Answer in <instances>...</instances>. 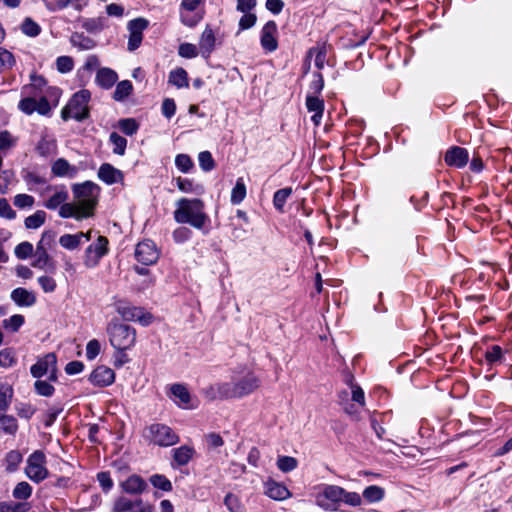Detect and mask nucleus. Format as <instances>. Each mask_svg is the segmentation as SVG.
Here are the masks:
<instances>
[{
    "label": "nucleus",
    "mask_w": 512,
    "mask_h": 512,
    "mask_svg": "<svg viewBox=\"0 0 512 512\" xmlns=\"http://www.w3.org/2000/svg\"><path fill=\"white\" fill-rule=\"evenodd\" d=\"M176 182L179 190L183 193H194L200 195L204 192L203 186L194 184L192 180L179 177L176 179Z\"/></svg>",
    "instance_id": "4c0bfd02"
},
{
    "label": "nucleus",
    "mask_w": 512,
    "mask_h": 512,
    "mask_svg": "<svg viewBox=\"0 0 512 512\" xmlns=\"http://www.w3.org/2000/svg\"><path fill=\"white\" fill-rule=\"evenodd\" d=\"M176 167L183 173H187L193 167V162L187 154H178L175 158Z\"/></svg>",
    "instance_id": "680f3d73"
},
{
    "label": "nucleus",
    "mask_w": 512,
    "mask_h": 512,
    "mask_svg": "<svg viewBox=\"0 0 512 512\" xmlns=\"http://www.w3.org/2000/svg\"><path fill=\"white\" fill-rule=\"evenodd\" d=\"M18 137L7 130L0 131V151L6 152L17 145Z\"/></svg>",
    "instance_id": "79ce46f5"
},
{
    "label": "nucleus",
    "mask_w": 512,
    "mask_h": 512,
    "mask_svg": "<svg viewBox=\"0 0 512 512\" xmlns=\"http://www.w3.org/2000/svg\"><path fill=\"white\" fill-rule=\"evenodd\" d=\"M18 108L27 115L38 112L40 115L45 116L48 115L51 110L50 104L45 97H41L39 100L33 97L23 98L19 102Z\"/></svg>",
    "instance_id": "4468645a"
},
{
    "label": "nucleus",
    "mask_w": 512,
    "mask_h": 512,
    "mask_svg": "<svg viewBox=\"0 0 512 512\" xmlns=\"http://www.w3.org/2000/svg\"><path fill=\"white\" fill-rule=\"evenodd\" d=\"M53 238L54 234L50 231L44 232L42 234V237L37 245V259L33 263L34 267L43 269L47 265L49 261V255L46 251L45 245H49L53 241Z\"/></svg>",
    "instance_id": "4be33fe9"
},
{
    "label": "nucleus",
    "mask_w": 512,
    "mask_h": 512,
    "mask_svg": "<svg viewBox=\"0 0 512 512\" xmlns=\"http://www.w3.org/2000/svg\"><path fill=\"white\" fill-rule=\"evenodd\" d=\"M23 460L22 454L18 450H11L5 456L6 471L15 472Z\"/></svg>",
    "instance_id": "e433bc0d"
},
{
    "label": "nucleus",
    "mask_w": 512,
    "mask_h": 512,
    "mask_svg": "<svg viewBox=\"0 0 512 512\" xmlns=\"http://www.w3.org/2000/svg\"><path fill=\"white\" fill-rule=\"evenodd\" d=\"M24 317L20 314L12 315L3 320V327L12 332H16L24 324Z\"/></svg>",
    "instance_id": "5fc2aeb1"
},
{
    "label": "nucleus",
    "mask_w": 512,
    "mask_h": 512,
    "mask_svg": "<svg viewBox=\"0 0 512 512\" xmlns=\"http://www.w3.org/2000/svg\"><path fill=\"white\" fill-rule=\"evenodd\" d=\"M145 438L154 445L168 447L178 443L179 436L167 425L155 423L145 432Z\"/></svg>",
    "instance_id": "423d86ee"
},
{
    "label": "nucleus",
    "mask_w": 512,
    "mask_h": 512,
    "mask_svg": "<svg viewBox=\"0 0 512 512\" xmlns=\"http://www.w3.org/2000/svg\"><path fill=\"white\" fill-rule=\"evenodd\" d=\"M198 161L201 169L206 172L211 171L215 166V162L209 151L200 152L198 155Z\"/></svg>",
    "instance_id": "13d9d810"
},
{
    "label": "nucleus",
    "mask_w": 512,
    "mask_h": 512,
    "mask_svg": "<svg viewBox=\"0 0 512 512\" xmlns=\"http://www.w3.org/2000/svg\"><path fill=\"white\" fill-rule=\"evenodd\" d=\"M14 252L18 259H27L33 253V245L30 242H22L15 247Z\"/></svg>",
    "instance_id": "774afa93"
},
{
    "label": "nucleus",
    "mask_w": 512,
    "mask_h": 512,
    "mask_svg": "<svg viewBox=\"0 0 512 512\" xmlns=\"http://www.w3.org/2000/svg\"><path fill=\"white\" fill-rule=\"evenodd\" d=\"M112 512H154V507L140 498L131 500L120 496L113 502Z\"/></svg>",
    "instance_id": "9b49d317"
},
{
    "label": "nucleus",
    "mask_w": 512,
    "mask_h": 512,
    "mask_svg": "<svg viewBox=\"0 0 512 512\" xmlns=\"http://www.w3.org/2000/svg\"><path fill=\"white\" fill-rule=\"evenodd\" d=\"M73 67L74 61L70 56H60L56 59V68L60 73H68Z\"/></svg>",
    "instance_id": "0e129e2a"
},
{
    "label": "nucleus",
    "mask_w": 512,
    "mask_h": 512,
    "mask_svg": "<svg viewBox=\"0 0 512 512\" xmlns=\"http://www.w3.org/2000/svg\"><path fill=\"white\" fill-rule=\"evenodd\" d=\"M14 390L11 385L7 383L0 384V413H5L12 402Z\"/></svg>",
    "instance_id": "473e14b6"
},
{
    "label": "nucleus",
    "mask_w": 512,
    "mask_h": 512,
    "mask_svg": "<svg viewBox=\"0 0 512 512\" xmlns=\"http://www.w3.org/2000/svg\"><path fill=\"white\" fill-rule=\"evenodd\" d=\"M148 20L145 18H136L128 22L127 29L129 31L128 50H136L142 43L143 31L148 27Z\"/></svg>",
    "instance_id": "f8f14e48"
},
{
    "label": "nucleus",
    "mask_w": 512,
    "mask_h": 512,
    "mask_svg": "<svg viewBox=\"0 0 512 512\" xmlns=\"http://www.w3.org/2000/svg\"><path fill=\"white\" fill-rule=\"evenodd\" d=\"M106 333L115 351H129L136 344V329L118 320H112L107 324Z\"/></svg>",
    "instance_id": "20e7f679"
},
{
    "label": "nucleus",
    "mask_w": 512,
    "mask_h": 512,
    "mask_svg": "<svg viewBox=\"0 0 512 512\" xmlns=\"http://www.w3.org/2000/svg\"><path fill=\"white\" fill-rule=\"evenodd\" d=\"M32 486L26 482H19L13 489L12 495L18 500H27L32 495Z\"/></svg>",
    "instance_id": "37998d69"
},
{
    "label": "nucleus",
    "mask_w": 512,
    "mask_h": 512,
    "mask_svg": "<svg viewBox=\"0 0 512 512\" xmlns=\"http://www.w3.org/2000/svg\"><path fill=\"white\" fill-rule=\"evenodd\" d=\"M118 314L127 321H140L144 324H148V321L143 320V312L137 307L119 303L116 308Z\"/></svg>",
    "instance_id": "c85d7f7f"
},
{
    "label": "nucleus",
    "mask_w": 512,
    "mask_h": 512,
    "mask_svg": "<svg viewBox=\"0 0 512 512\" xmlns=\"http://www.w3.org/2000/svg\"><path fill=\"white\" fill-rule=\"evenodd\" d=\"M16 363L15 353L12 349L6 348L0 351V366L8 368Z\"/></svg>",
    "instance_id": "338daca9"
},
{
    "label": "nucleus",
    "mask_w": 512,
    "mask_h": 512,
    "mask_svg": "<svg viewBox=\"0 0 512 512\" xmlns=\"http://www.w3.org/2000/svg\"><path fill=\"white\" fill-rule=\"evenodd\" d=\"M15 64V59L13 54L0 47V71L10 69Z\"/></svg>",
    "instance_id": "052dcab7"
},
{
    "label": "nucleus",
    "mask_w": 512,
    "mask_h": 512,
    "mask_svg": "<svg viewBox=\"0 0 512 512\" xmlns=\"http://www.w3.org/2000/svg\"><path fill=\"white\" fill-rule=\"evenodd\" d=\"M259 379L254 374H247L236 382H222L212 385L208 393L212 399L241 398L256 390Z\"/></svg>",
    "instance_id": "7ed1b4c3"
},
{
    "label": "nucleus",
    "mask_w": 512,
    "mask_h": 512,
    "mask_svg": "<svg viewBox=\"0 0 512 512\" xmlns=\"http://www.w3.org/2000/svg\"><path fill=\"white\" fill-rule=\"evenodd\" d=\"M503 359L502 348L498 345L491 346L485 353V360L488 364H495L501 362Z\"/></svg>",
    "instance_id": "4d7b16f0"
},
{
    "label": "nucleus",
    "mask_w": 512,
    "mask_h": 512,
    "mask_svg": "<svg viewBox=\"0 0 512 512\" xmlns=\"http://www.w3.org/2000/svg\"><path fill=\"white\" fill-rule=\"evenodd\" d=\"M118 80L117 73L111 68H100L96 73L95 81L103 89H110Z\"/></svg>",
    "instance_id": "bb28decb"
},
{
    "label": "nucleus",
    "mask_w": 512,
    "mask_h": 512,
    "mask_svg": "<svg viewBox=\"0 0 512 512\" xmlns=\"http://www.w3.org/2000/svg\"><path fill=\"white\" fill-rule=\"evenodd\" d=\"M306 107L309 112L314 113L311 120L318 126L321 123L324 112V101L316 95H308L306 97Z\"/></svg>",
    "instance_id": "393cba45"
},
{
    "label": "nucleus",
    "mask_w": 512,
    "mask_h": 512,
    "mask_svg": "<svg viewBox=\"0 0 512 512\" xmlns=\"http://www.w3.org/2000/svg\"><path fill=\"white\" fill-rule=\"evenodd\" d=\"M195 450L188 445L180 446L173 450V459L179 466H184L193 458Z\"/></svg>",
    "instance_id": "2f4dec72"
},
{
    "label": "nucleus",
    "mask_w": 512,
    "mask_h": 512,
    "mask_svg": "<svg viewBox=\"0 0 512 512\" xmlns=\"http://www.w3.org/2000/svg\"><path fill=\"white\" fill-rule=\"evenodd\" d=\"M313 55H315V66L319 70L323 69L325 66L326 57H327L326 46L323 44V45H319V46L310 48L307 53V58H310Z\"/></svg>",
    "instance_id": "c9c22d12"
},
{
    "label": "nucleus",
    "mask_w": 512,
    "mask_h": 512,
    "mask_svg": "<svg viewBox=\"0 0 512 512\" xmlns=\"http://www.w3.org/2000/svg\"><path fill=\"white\" fill-rule=\"evenodd\" d=\"M263 487L264 494L275 501H284L292 496L290 490L283 483L272 478L267 479L263 483Z\"/></svg>",
    "instance_id": "dca6fc26"
},
{
    "label": "nucleus",
    "mask_w": 512,
    "mask_h": 512,
    "mask_svg": "<svg viewBox=\"0 0 512 512\" xmlns=\"http://www.w3.org/2000/svg\"><path fill=\"white\" fill-rule=\"evenodd\" d=\"M216 37L211 26L206 25L204 31L202 32L199 42L198 48L200 50V54L204 58H208L215 48Z\"/></svg>",
    "instance_id": "b1692460"
},
{
    "label": "nucleus",
    "mask_w": 512,
    "mask_h": 512,
    "mask_svg": "<svg viewBox=\"0 0 512 512\" xmlns=\"http://www.w3.org/2000/svg\"><path fill=\"white\" fill-rule=\"evenodd\" d=\"M51 170L57 177L74 178L78 173V169L75 166L70 165L64 158L57 159L52 164Z\"/></svg>",
    "instance_id": "cd10ccee"
},
{
    "label": "nucleus",
    "mask_w": 512,
    "mask_h": 512,
    "mask_svg": "<svg viewBox=\"0 0 512 512\" xmlns=\"http://www.w3.org/2000/svg\"><path fill=\"white\" fill-rule=\"evenodd\" d=\"M54 193L44 202V206L49 210H55L61 208L64 204H67L68 192L64 188H53Z\"/></svg>",
    "instance_id": "c756f323"
},
{
    "label": "nucleus",
    "mask_w": 512,
    "mask_h": 512,
    "mask_svg": "<svg viewBox=\"0 0 512 512\" xmlns=\"http://www.w3.org/2000/svg\"><path fill=\"white\" fill-rule=\"evenodd\" d=\"M98 178L107 185L123 182L124 175L121 170L109 163H103L97 172Z\"/></svg>",
    "instance_id": "aec40b11"
},
{
    "label": "nucleus",
    "mask_w": 512,
    "mask_h": 512,
    "mask_svg": "<svg viewBox=\"0 0 512 512\" xmlns=\"http://www.w3.org/2000/svg\"><path fill=\"white\" fill-rule=\"evenodd\" d=\"M342 487L323 485L315 496L317 506L328 512H336L341 503Z\"/></svg>",
    "instance_id": "0eeeda50"
},
{
    "label": "nucleus",
    "mask_w": 512,
    "mask_h": 512,
    "mask_svg": "<svg viewBox=\"0 0 512 512\" xmlns=\"http://www.w3.org/2000/svg\"><path fill=\"white\" fill-rule=\"evenodd\" d=\"M298 465L297 460L294 457L290 456H280L277 459V467L282 472H290L294 470Z\"/></svg>",
    "instance_id": "864d4df0"
},
{
    "label": "nucleus",
    "mask_w": 512,
    "mask_h": 512,
    "mask_svg": "<svg viewBox=\"0 0 512 512\" xmlns=\"http://www.w3.org/2000/svg\"><path fill=\"white\" fill-rule=\"evenodd\" d=\"M25 474L35 483H40L48 477L49 472L46 468V456L42 451H34L27 458Z\"/></svg>",
    "instance_id": "6e6552de"
},
{
    "label": "nucleus",
    "mask_w": 512,
    "mask_h": 512,
    "mask_svg": "<svg viewBox=\"0 0 512 512\" xmlns=\"http://www.w3.org/2000/svg\"><path fill=\"white\" fill-rule=\"evenodd\" d=\"M168 82L178 89L188 88L189 81L186 70L181 67L171 70L169 73Z\"/></svg>",
    "instance_id": "7c9ffc66"
},
{
    "label": "nucleus",
    "mask_w": 512,
    "mask_h": 512,
    "mask_svg": "<svg viewBox=\"0 0 512 512\" xmlns=\"http://www.w3.org/2000/svg\"><path fill=\"white\" fill-rule=\"evenodd\" d=\"M34 388L38 395L44 397L52 396L55 391L54 387L44 380H37L34 384Z\"/></svg>",
    "instance_id": "e2e57ef3"
},
{
    "label": "nucleus",
    "mask_w": 512,
    "mask_h": 512,
    "mask_svg": "<svg viewBox=\"0 0 512 512\" xmlns=\"http://www.w3.org/2000/svg\"><path fill=\"white\" fill-rule=\"evenodd\" d=\"M109 241L105 236L99 235L95 242L91 243L84 252L83 263L87 268H95L100 260L108 254Z\"/></svg>",
    "instance_id": "1a4fd4ad"
},
{
    "label": "nucleus",
    "mask_w": 512,
    "mask_h": 512,
    "mask_svg": "<svg viewBox=\"0 0 512 512\" xmlns=\"http://www.w3.org/2000/svg\"><path fill=\"white\" fill-rule=\"evenodd\" d=\"M135 257L138 262L144 265L154 264L159 257L155 243L151 240L138 243L135 249Z\"/></svg>",
    "instance_id": "ddd939ff"
},
{
    "label": "nucleus",
    "mask_w": 512,
    "mask_h": 512,
    "mask_svg": "<svg viewBox=\"0 0 512 512\" xmlns=\"http://www.w3.org/2000/svg\"><path fill=\"white\" fill-rule=\"evenodd\" d=\"M72 193L74 202L64 204L60 208L59 216L76 220L93 216L100 195V187L92 181H85L73 184Z\"/></svg>",
    "instance_id": "f257e3e1"
},
{
    "label": "nucleus",
    "mask_w": 512,
    "mask_h": 512,
    "mask_svg": "<svg viewBox=\"0 0 512 512\" xmlns=\"http://www.w3.org/2000/svg\"><path fill=\"white\" fill-rule=\"evenodd\" d=\"M12 301L18 306L31 307L36 303V296L25 288H16L10 295Z\"/></svg>",
    "instance_id": "a878e982"
},
{
    "label": "nucleus",
    "mask_w": 512,
    "mask_h": 512,
    "mask_svg": "<svg viewBox=\"0 0 512 512\" xmlns=\"http://www.w3.org/2000/svg\"><path fill=\"white\" fill-rule=\"evenodd\" d=\"M346 505L357 507L362 504V498L357 492H348L342 488L341 503Z\"/></svg>",
    "instance_id": "6e6d98bb"
},
{
    "label": "nucleus",
    "mask_w": 512,
    "mask_h": 512,
    "mask_svg": "<svg viewBox=\"0 0 512 512\" xmlns=\"http://www.w3.org/2000/svg\"><path fill=\"white\" fill-rule=\"evenodd\" d=\"M21 31L29 37H36L40 34L41 28L35 21L28 17L23 21Z\"/></svg>",
    "instance_id": "3c124183"
},
{
    "label": "nucleus",
    "mask_w": 512,
    "mask_h": 512,
    "mask_svg": "<svg viewBox=\"0 0 512 512\" xmlns=\"http://www.w3.org/2000/svg\"><path fill=\"white\" fill-rule=\"evenodd\" d=\"M150 482L155 488L161 489L163 491L169 492L172 490V483L164 475H160V474L152 475L150 477Z\"/></svg>",
    "instance_id": "603ef678"
},
{
    "label": "nucleus",
    "mask_w": 512,
    "mask_h": 512,
    "mask_svg": "<svg viewBox=\"0 0 512 512\" xmlns=\"http://www.w3.org/2000/svg\"><path fill=\"white\" fill-rule=\"evenodd\" d=\"M278 28L274 21H268L261 30L260 43L266 52H274L278 48Z\"/></svg>",
    "instance_id": "2eb2a0df"
},
{
    "label": "nucleus",
    "mask_w": 512,
    "mask_h": 512,
    "mask_svg": "<svg viewBox=\"0 0 512 512\" xmlns=\"http://www.w3.org/2000/svg\"><path fill=\"white\" fill-rule=\"evenodd\" d=\"M46 220V213L42 210L36 211L34 214L25 219V227L27 229H37L44 224Z\"/></svg>",
    "instance_id": "a18cd8bd"
},
{
    "label": "nucleus",
    "mask_w": 512,
    "mask_h": 512,
    "mask_svg": "<svg viewBox=\"0 0 512 512\" xmlns=\"http://www.w3.org/2000/svg\"><path fill=\"white\" fill-rule=\"evenodd\" d=\"M119 128L126 135H133L138 130V124L133 118L121 119L118 123Z\"/></svg>",
    "instance_id": "bf43d9fd"
},
{
    "label": "nucleus",
    "mask_w": 512,
    "mask_h": 512,
    "mask_svg": "<svg viewBox=\"0 0 512 512\" xmlns=\"http://www.w3.org/2000/svg\"><path fill=\"white\" fill-rule=\"evenodd\" d=\"M109 141L113 145V153L117 155H124L127 146L126 138L116 132H112L110 134Z\"/></svg>",
    "instance_id": "49530a36"
},
{
    "label": "nucleus",
    "mask_w": 512,
    "mask_h": 512,
    "mask_svg": "<svg viewBox=\"0 0 512 512\" xmlns=\"http://www.w3.org/2000/svg\"><path fill=\"white\" fill-rule=\"evenodd\" d=\"M31 375L34 378H41L49 375V380H56L57 358L54 353H48L39 358L37 362L30 368Z\"/></svg>",
    "instance_id": "9d476101"
},
{
    "label": "nucleus",
    "mask_w": 512,
    "mask_h": 512,
    "mask_svg": "<svg viewBox=\"0 0 512 512\" xmlns=\"http://www.w3.org/2000/svg\"><path fill=\"white\" fill-rule=\"evenodd\" d=\"M444 160L448 166L463 168L468 163L469 154L465 148L454 146L447 150Z\"/></svg>",
    "instance_id": "a211bd4d"
},
{
    "label": "nucleus",
    "mask_w": 512,
    "mask_h": 512,
    "mask_svg": "<svg viewBox=\"0 0 512 512\" xmlns=\"http://www.w3.org/2000/svg\"><path fill=\"white\" fill-rule=\"evenodd\" d=\"M28 508L26 504L15 503L12 501L0 502V512H26Z\"/></svg>",
    "instance_id": "69168bd1"
},
{
    "label": "nucleus",
    "mask_w": 512,
    "mask_h": 512,
    "mask_svg": "<svg viewBox=\"0 0 512 512\" xmlns=\"http://www.w3.org/2000/svg\"><path fill=\"white\" fill-rule=\"evenodd\" d=\"M204 209V202L199 198H181L176 202L174 220L180 224H190L196 229H202L209 221Z\"/></svg>",
    "instance_id": "f03ea898"
},
{
    "label": "nucleus",
    "mask_w": 512,
    "mask_h": 512,
    "mask_svg": "<svg viewBox=\"0 0 512 512\" xmlns=\"http://www.w3.org/2000/svg\"><path fill=\"white\" fill-rule=\"evenodd\" d=\"M133 91V85L129 80H123L116 85L113 99L118 102L124 101Z\"/></svg>",
    "instance_id": "f704fd0d"
},
{
    "label": "nucleus",
    "mask_w": 512,
    "mask_h": 512,
    "mask_svg": "<svg viewBox=\"0 0 512 512\" xmlns=\"http://www.w3.org/2000/svg\"><path fill=\"white\" fill-rule=\"evenodd\" d=\"M89 381L98 387L110 386L115 381V372L107 366H98L91 372Z\"/></svg>",
    "instance_id": "f3484780"
},
{
    "label": "nucleus",
    "mask_w": 512,
    "mask_h": 512,
    "mask_svg": "<svg viewBox=\"0 0 512 512\" xmlns=\"http://www.w3.org/2000/svg\"><path fill=\"white\" fill-rule=\"evenodd\" d=\"M120 487L122 491L127 494L140 495L146 491L148 485L141 476L132 474L127 479L120 482Z\"/></svg>",
    "instance_id": "412c9836"
},
{
    "label": "nucleus",
    "mask_w": 512,
    "mask_h": 512,
    "mask_svg": "<svg viewBox=\"0 0 512 512\" xmlns=\"http://www.w3.org/2000/svg\"><path fill=\"white\" fill-rule=\"evenodd\" d=\"M224 504L230 512H244L245 510L240 498L232 493L225 496Z\"/></svg>",
    "instance_id": "09e8293b"
},
{
    "label": "nucleus",
    "mask_w": 512,
    "mask_h": 512,
    "mask_svg": "<svg viewBox=\"0 0 512 512\" xmlns=\"http://www.w3.org/2000/svg\"><path fill=\"white\" fill-rule=\"evenodd\" d=\"M171 398L175 404L184 409L194 407L193 399L188 389L182 384H174L170 388Z\"/></svg>",
    "instance_id": "6ab92c4d"
},
{
    "label": "nucleus",
    "mask_w": 512,
    "mask_h": 512,
    "mask_svg": "<svg viewBox=\"0 0 512 512\" xmlns=\"http://www.w3.org/2000/svg\"><path fill=\"white\" fill-rule=\"evenodd\" d=\"M291 194H292V188H290V187L279 189L274 193L273 204H274V207L279 212L284 211V205H285L287 199L291 196Z\"/></svg>",
    "instance_id": "a19ab883"
},
{
    "label": "nucleus",
    "mask_w": 512,
    "mask_h": 512,
    "mask_svg": "<svg viewBox=\"0 0 512 512\" xmlns=\"http://www.w3.org/2000/svg\"><path fill=\"white\" fill-rule=\"evenodd\" d=\"M180 18L185 26L194 27L202 20L203 16L195 11L181 10Z\"/></svg>",
    "instance_id": "de8ad7c7"
},
{
    "label": "nucleus",
    "mask_w": 512,
    "mask_h": 512,
    "mask_svg": "<svg viewBox=\"0 0 512 512\" xmlns=\"http://www.w3.org/2000/svg\"><path fill=\"white\" fill-rule=\"evenodd\" d=\"M92 237V231L78 232L76 234H64L59 238V244L67 250H75L83 242H87Z\"/></svg>",
    "instance_id": "5701e85b"
},
{
    "label": "nucleus",
    "mask_w": 512,
    "mask_h": 512,
    "mask_svg": "<svg viewBox=\"0 0 512 512\" xmlns=\"http://www.w3.org/2000/svg\"><path fill=\"white\" fill-rule=\"evenodd\" d=\"M17 430L18 423L16 418L12 415L0 413V431L8 435H14Z\"/></svg>",
    "instance_id": "72a5a7b5"
},
{
    "label": "nucleus",
    "mask_w": 512,
    "mask_h": 512,
    "mask_svg": "<svg viewBox=\"0 0 512 512\" xmlns=\"http://www.w3.org/2000/svg\"><path fill=\"white\" fill-rule=\"evenodd\" d=\"M91 98V93L88 90H80L76 92L69 100L67 105L61 111L63 120L73 118L77 121L86 119L89 115L88 103Z\"/></svg>",
    "instance_id": "39448f33"
},
{
    "label": "nucleus",
    "mask_w": 512,
    "mask_h": 512,
    "mask_svg": "<svg viewBox=\"0 0 512 512\" xmlns=\"http://www.w3.org/2000/svg\"><path fill=\"white\" fill-rule=\"evenodd\" d=\"M384 494V489L376 485L368 486L363 491V497L369 503L381 501L384 497Z\"/></svg>",
    "instance_id": "ea45409f"
},
{
    "label": "nucleus",
    "mask_w": 512,
    "mask_h": 512,
    "mask_svg": "<svg viewBox=\"0 0 512 512\" xmlns=\"http://www.w3.org/2000/svg\"><path fill=\"white\" fill-rule=\"evenodd\" d=\"M246 197V186L242 178H238L231 192V202L235 205L240 204Z\"/></svg>",
    "instance_id": "c03bdc74"
},
{
    "label": "nucleus",
    "mask_w": 512,
    "mask_h": 512,
    "mask_svg": "<svg viewBox=\"0 0 512 512\" xmlns=\"http://www.w3.org/2000/svg\"><path fill=\"white\" fill-rule=\"evenodd\" d=\"M178 54L187 59H192L200 54L199 48L192 43H182L178 48Z\"/></svg>",
    "instance_id": "8fccbe9b"
},
{
    "label": "nucleus",
    "mask_w": 512,
    "mask_h": 512,
    "mask_svg": "<svg viewBox=\"0 0 512 512\" xmlns=\"http://www.w3.org/2000/svg\"><path fill=\"white\" fill-rule=\"evenodd\" d=\"M71 44L80 50H91L96 45L93 39L79 33H74L71 36Z\"/></svg>",
    "instance_id": "58836bf2"
}]
</instances>
